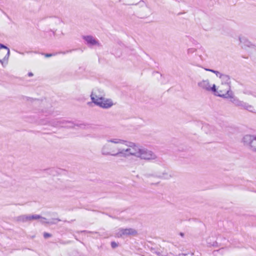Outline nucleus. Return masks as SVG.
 <instances>
[{
    "label": "nucleus",
    "instance_id": "obj_1",
    "mask_svg": "<svg viewBox=\"0 0 256 256\" xmlns=\"http://www.w3.org/2000/svg\"><path fill=\"white\" fill-rule=\"evenodd\" d=\"M209 72L216 74L220 80V84L217 86L214 84L210 88L214 94L221 98H229L232 102V99L234 98V96L232 92L230 90V77L228 75L221 74L216 70L209 69Z\"/></svg>",
    "mask_w": 256,
    "mask_h": 256
},
{
    "label": "nucleus",
    "instance_id": "obj_2",
    "mask_svg": "<svg viewBox=\"0 0 256 256\" xmlns=\"http://www.w3.org/2000/svg\"><path fill=\"white\" fill-rule=\"evenodd\" d=\"M242 98V100H240L234 96L232 98V102L236 106L256 114V96L250 91L246 90L244 92Z\"/></svg>",
    "mask_w": 256,
    "mask_h": 256
},
{
    "label": "nucleus",
    "instance_id": "obj_3",
    "mask_svg": "<svg viewBox=\"0 0 256 256\" xmlns=\"http://www.w3.org/2000/svg\"><path fill=\"white\" fill-rule=\"evenodd\" d=\"M126 145L128 146L126 148H119V153L120 156L127 157L130 156H134L137 158L138 157L141 148L134 144L126 142Z\"/></svg>",
    "mask_w": 256,
    "mask_h": 256
},
{
    "label": "nucleus",
    "instance_id": "obj_4",
    "mask_svg": "<svg viewBox=\"0 0 256 256\" xmlns=\"http://www.w3.org/2000/svg\"><path fill=\"white\" fill-rule=\"evenodd\" d=\"M90 98L92 102L103 108H108L114 104L110 99H106L102 96H98L94 92H92Z\"/></svg>",
    "mask_w": 256,
    "mask_h": 256
},
{
    "label": "nucleus",
    "instance_id": "obj_5",
    "mask_svg": "<svg viewBox=\"0 0 256 256\" xmlns=\"http://www.w3.org/2000/svg\"><path fill=\"white\" fill-rule=\"evenodd\" d=\"M40 124H49L50 126L58 127H66V128H72L73 127V124L69 121L65 120L62 118H55L52 120H40Z\"/></svg>",
    "mask_w": 256,
    "mask_h": 256
},
{
    "label": "nucleus",
    "instance_id": "obj_6",
    "mask_svg": "<svg viewBox=\"0 0 256 256\" xmlns=\"http://www.w3.org/2000/svg\"><path fill=\"white\" fill-rule=\"evenodd\" d=\"M242 142L252 151L256 152V135L246 134L243 136Z\"/></svg>",
    "mask_w": 256,
    "mask_h": 256
},
{
    "label": "nucleus",
    "instance_id": "obj_7",
    "mask_svg": "<svg viewBox=\"0 0 256 256\" xmlns=\"http://www.w3.org/2000/svg\"><path fill=\"white\" fill-rule=\"evenodd\" d=\"M106 143L103 145L101 148V153L104 156H120L119 153V148L116 151L113 147V146L108 144Z\"/></svg>",
    "mask_w": 256,
    "mask_h": 256
},
{
    "label": "nucleus",
    "instance_id": "obj_8",
    "mask_svg": "<svg viewBox=\"0 0 256 256\" xmlns=\"http://www.w3.org/2000/svg\"><path fill=\"white\" fill-rule=\"evenodd\" d=\"M138 158L146 160H156L157 156L152 151L146 148H141Z\"/></svg>",
    "mask_w": 256,
    "mask_h": 256
},
{
    "label": "nucleus",
    "instance_id": "obj_9",
    "mask_svg": "<svg viewBox=\"0 0 256 256\" xmlns=\"http://www.w3.org/2000/svg\"><path fill=\"white\" fill-rule=\"evenodd\" d=\"M10 54V49L5 45L0 44V58L2 60L3 64L5 62L7 64Z\"/></svg>",
    "mask_w": 256,
    "mask_h": 256
},
{
    "label": "nucleus",
    "instance_id": "obj_10",
    "mask_svg": "<svg viewBox=\"0 0 256 256\" xmlns=\"http://www.w3.org/2000/svg\"><path fill=\"white\" fill-rule=\"evenodd\" d=\"M137 232L136 230L132 228H120L118 232L116 234L118 237H123L124 236H134L137 234Z\"/></svg>",
    "mask_w": 256,
    "mask_h": 256
},
{
    "label": "nucleus",
    "instance_id": "obj_11",
    "mask_svg": "<svg viewBox=\"0 0 256 256\" xmlns=\"http://www.w3.org/2000/svg\"><path fill=\"white\" fill-rule=\"evenodd\" d=\"M82 38L86 41V44L89 46L98 45L100 46L98 41L92 36H84Z\"/></svg>",
    "mask_w": 256,
    "mask_h": 256
},
{
    "label": "nucleus",
    "instance_id": "obj_12",
    "mask_svg": "<svg viewBox=\"0 0 256 256\" xmlns=\"http://www.w3.org/2000/svg\"><path fill=\"white\" fill-rule=\"evenodd\" d=\"M147 178H150V176H154L156 178H166L168 179L172 177L170 174H169L167 172L164 171L162 173H157L154 174H145Z\"/></svg>",
    "mask_w": 256,
    "mask_h": 256
},
{
    "label": "nucleus",
    "instance_id": "obj_13",
    "mask_svg": "<svg viewBox=\"0 0 256 256\" xmlns=\"http://www.w3.org/2000/svg\"><path fill=\"white\" fill-rule=\"evenodd\" d=\"M61 21L60 18L57 16H50L46 18V22L50 26L58 25L61 22Z\"/></svg>",
    "mask_w": 256,
    "mask_h": 256
},
{
    "label": "nucleus",
    "instance_id": "obj_14",
    "mask_svg": "<svg viewBox=\"0 0 256 256\" xmlns=\"http://www.w3.org/2000/svg\"><path fill=\"white\" fill-rule=\"evenodd\" d=\"M198 88L202 90H208V81L207 80H202L198 84Z\"/></svg>",
    "mask_w": 256,
    "mask_h": 256
},
{
    "label": "nucleus",
    "instance_id": "obj_15",
    "mask_svg": "<svg viewBox=\"0 0 256 256\" xmlns=\"http://www.w3.org/2000/svg\"><path fill=\"white\" fill-rule=\"evenodd\" d=\"M16 220L19 222H28V215L24 214L16 218Z\"/></svg>",
    "mask_w": 256,
    "mask_h": 256
},
{
    "label": "nucleus",
    "instance_id": "obj_16",
    "mask_svg": "<svg viewBox=\"0 0 256 256\" xmlns=\"http://www.w3.org/2000/svg\"><path fill=\"white\" fill-rule=\"evenodd\" d=\"M40 218H42L43 220H46V218L41 216L40 215H38V214L28 215V221L35 220H38Z\"/></svg>",
    "mask_w": 256,
    "mask_h": 256
},
{
    "label": "nucleus",
    "instance_id": "obj_17",
    "mask_svg": "<svg viewBox=\"0 0 256 256\" xmlns=\"http://www.w3.org/2000/svg\"><path fill=\"white\" fill-rule=\"evenodd\" d=\"M126 141H124L118 138H112V139H108L107 140L108 142H112L114 144H124L126 142Z\"/></svg>",
    "mask_w": 256,
    "mask_h": 256
},
{
    "label": "nucleus",
    "instance_id": "obj_18",
    "mask_svg": "<svg viewBox=\"0 0 256 256\" xmlns=\"http://www.w3.org/2000/svg\"><path fill=\"white\" fill-rule=\"evenodd\" d=\"M240 40L242 44H244V46H248L249 47L251 45L250 42L248 40L244 38H240Z\"/></svg>",
    "mask_w": 256,
    "mask_h": 256
},
{
    "label": "nucleus",
    "instance_id": "obj_19",
    "mask_svg": "<svg viewBox=\"0 0 256 256\" xmlns=\"http://www.w3.org/2000/svg\"><path fill=\"white\" fill-rule=\"evenodd\" d=\"M61 221V220L59 218H54L52 219V221L48 222V224H56L58 222Z\"/></svg>",
    "mask_w": 256,
    "mask_h": 256
},
{
    "label": "nucleus",
    "instance_id": "obj_20",
    "mask_svg": "<svg viewBox=\"0 0 256 256\" xmlns=\"http://www.w3.org/2000/svg\"><path fill=\"white\" fill-rule=\"evenodd\" d=\"M52 236V234H50L48 233V232H44V238H50Z\"/></svg>",
    "mask_w": 256,
    "mask_h": 256
},
{
    "label": "nucleus",
    "instance_id": "obj_21",
    "mask_svg": "<svg viewBox=\"0 0 256 256\" xmlns=\"http://www.w3.org/2000/svg\"><path fill=\"white\" fill-rule=\"evenodd\" d=\"M118 246V244L115 242H111V246L112 248H116Z\"/></svg>",
    "mask_w": 256,
    "mask_h": 256
},
{
    "label": "nucleus",
    "instance_id": "obj_22",
    "mask_svg": "<svg viewBox=\"0 0 256 256\" xmlns=\"http://www.w3.org/2000/svg\"><path fill=\"white\" fill-rule=\"evenodd\" d=\"M196 51V49L194 48H188V54L194 53Z\"/></svg>",
    "mask_w": 256,
    "mask_h": 256
},
{
    "label": "nucleus",
    "instance_id": "obj_23",
    "mask_svg": "<svg viewBox=\"0 0 256 256\" xmlns=\"http://www.w3.org/2000/svg\"><path fill=\"white\" fill-rule=\"evenodd\" d=\"M210 246H212L214 248H216L218 246V243L216 242H210Z\"/></svg>",
    "mask_w": 256,
    "mask_h": 256
},
{
    "label": "nucleus",
    "instance_id": "obj_24",
    "mask_svg": "<svg viewBox=\"0 0 256 256\" xmlns=\"http://www.w3.org/2000/svg\"><path fill=\"white\" fill-rule=\"evenodd\" d=\"M56 54H44V56L46 58H49L52 56H54Z\"/></svg>",
    "mask_w": 256,
    "mask_h": 256
},
{
    "label": "nucleus",
    "instance_id": "obj_25",
    "mask_svg": "<svg viewBox=\"0 0 256 256\" xmlns=\"http://www.w3.org/2000/svg\"><path fill=\"white\" fill-rule=\"evenodd\" d=\"M40 219H41L40 222L42 223V224L47 223L48 224V222L44 221L45 220H43L42 218H40Z\"/></svg>",
    "mask_w": 256,
    "mask_h": 256
},
{
    "label": "nucleus",
    "instance_id": "obj_26",
    "mask_svg": "<svg viewBox=\"0 0 256 256\" xmlns=\"http://www.w3.org/2000/svg\"><path fill=\"white\" fill-rule=\"evenodd\" d=\"M33 75L34 74H33L32 72H30L28 73V76H33Z\"/></svg>",
    "mask_w": 256,
    "mask_h": 256
},
{
    "label": "nucleus",
    "instance_id": "obj_27",
    "mask_svg": "<svg viewBox=\"0 0 256 256\" xmlns=\"http://www.w3.org/2000/svg\"><path fill=\"white\" fill-rule=\"evenodd\" d=\"M180 236H184V233H182V232H180Z\"/></svg>",
    "mask_w": 256,
    "mask_h": 256
},
{
    "label": "nucleus",
    "instance_id": "obj_28",
    "mask_svg": "<svg viewBox=\"0 0 256 256\" xmlns=\"http://www.w3.org/2000/svg\"><path fill=\"white\" fill-rule=\"evenodd\" d=\"M0 62L2 64H3V61H2V60H1L0 58Z\"/></svg>",
    "mask_w": 256,
    "mask_h": 256
},
{
    "label": "nucleus",
    "instance_id": "obj_29",
    "mask_svg": "<svg viewBox=\"0 0 256 256\" xmlns=\"http://www.w3.org/2000/svg\"><path fill=\"white\" fill-rule=\"evenodd\" d=\"M204 68V70H206L208 71V68Z\"/></svg>",
    "mask_w": 256,
    "mask_h": 256
},
{
    "label": "nucleus",
    "instance_id": "obj_30",
    "mask_svg": "<svg viewBox=\"0 0 256 256\" xmlns=\"http://www.w3.org/2000/svg\"><path fill=\"white\" fill-rule=\"evenodd\" d=\"M200 56V58H201L202 60H203V59H202V56Z\"/></svg>",
    "mask_w": 256,
    "mask_h": 256
}]
</instances>
